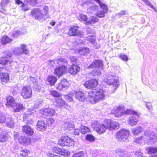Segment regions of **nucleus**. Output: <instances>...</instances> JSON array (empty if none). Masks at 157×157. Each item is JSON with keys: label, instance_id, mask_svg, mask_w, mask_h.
Wrapping results in <instances>:
<instances>
[{"label": "nucleus", "instance_id": "bb28decb", "mask_svg": "<svg viewBox=\"0 0 157 157\" xmlns=\"http://www.w3.org/2000/svg\"><path fill=\"white\" fill-rule=\"evenodd\" d=\"M6 105L8 107H11L15 103L14 99L11 96H8L6 98Z\"/></svg>", "mask_w": 157, "mask_h": 157}, {"label": "nucleus", "instance_id": "1a4fd4ad", "mask_svg": "<svg viewBox=\"0 0 157 157\" xmlns=\"http://www.w3.org/2000/svg\"><path fill=\"white\" fill-rule=\"evenodd\" d=\"M30 15L36 19L40 21H43L45 19L44 15L42 13L40 10L39 8H35L32 10L30 12Z\"/></svg>", "mask_w": 157, "mask_h": 157}, {"label": "nucleus", "instance_id": "5fc2aeb1", "mask_svg": "<svg viewBox=\"0 0 157 157\" xmlns=\"http://www.w3.org/2000/svg\"><path fill=\"white\" fill-rule=\"evenodd\" d=\"M20 33L21 32L19 30L15 31L11 33L10 36L13 38H16L18 36Z\"/></svg>", "mask_w": 157, "mask_h": 157}, {"label": "nucleus", "instance_id": "9d476101", "mask_svg": "<svg viewBox=\"0 0 157 157\" xmlns=\"http://www.w3.org/2000/svg\"><path fill=\"white\" fill-rule=\"evenodd\" d=\"M32 91L29 86H24L21 90V95L25 99L30 98L32 96Z\"/></svg>", "mask_w": 157, "mask_h": 157}, {"label": "nucleus", "instance_id": "5701e85b", "mask_svg": "<svg viewBox=\"0 0 157 157\" xmlns=\"http://www.w3.org/2000/svg\"><path fill=\"white\" fill-rule=\"evenodd\" d=\"M11 107L13 108V111L14 112H18L22 109L24 107L23 104L20 103H15Z\"/></svg>", "mask_w": 157, "mask_h": 157}, {"label": "nucleus", "instance_id": "cd10ccee", "mask_svg": "<svg viewBox=\"0 0 157 157\" xmlns=\"http://www.w3.org/2000/svg\"><path fill=\"white\" fill-rule=\"evenodd\" d=\"M0 79L2 82L6 83L9 80V75L6 73L1 72L0 73Z\"/></svg>", "mask_w": 157, "mask_h": 157}, {"label": "nucleus", "instance_id": "6ab92c4d", "mask_svg": "<svg viewBox=\"0 0 157 157\" xmlns=\"http://www.w3.org/2000/svg\"><path fill=\"white\" fill-rule=\"evenodd\" d=\"M78 27L75 26L71 27L68 33V34L70 36H78L80 35V32L78 30Z\"/></svg>", "mask_w": 157, "mask_h": 157}, {"label": "nucleus", "instance_id": "b1692460", "mask_svg": "<svg viewBox=\"0 0 157 157\" xmlns=\"http://www.w3.org/2000/svg\"><path fill=\"white\" fill-rule=\"evenodd\" d=\"M16 3L21 8V10L26 11L30 9V7L27 4L23 3L20 0H16Z\"/></svg>", "mask_w": 157, "mask_h": 157}, {"label": "nucleus", "instance_id": "a19ab883", "mask_svg": "<svg viewBox=\"0 0 157 157\" xmlns=\"http://www.w3.org/2000/svg\"><path fill=\"white\" fill-rule=\"evenodd\" d=\"M146 151L149 154L155 153L157 152V147H148L146 149Z\"/></svg>", "mask_w": 157, "mask_h": 157}, {"label": "nucleus", "instance_id": "f3484780", "mask_svg": "<svg viewBox=\"0 0 157 157\" xmlns=\"http://www.w3.org/2000/svg\"><path fill=\"white\" fill-rule=\"evenodd\" d=\"M103 67V63L102 61L98 59L94 61L92 63L88 66L87 68L90 69L98 67L101 68L102 69Z\"/></svg>", "mask_w": 157, "mask_h": 157}, {"label": "nucleus", "instance_id": "79ce46f5", "mask_svg": "<svg viewBox=\"0 0 157 157\" xmlns=\"http://www.w3.org/2000/svg\"><path fill=\"white\" fill-rule=\"evenodd\" d=\"M21 49L22 51V53L25 54H28L29 52L27 48V46L26 45L22 44L21 45Z\"/></svg>", "mask_w": 157, "mask_h": 157}, {"label": "nucleus", "instance_id": "aec40b11", "mask_svg": "<svg viewBox=\"0 0 157 157\" xmlns=\"http://www.w3.org/2000/svg\"><path fill=\"white\" fill-rule=\"evenodd\" d=\"M22 131L29 136L33 135L34 133L33 129L27 125L22 126Z\"/></svg>", "mask_w": 157, "mask_h": 157}, {"label": "nucleus", "instance_id": "39448f33", "mask_svg": "<svg viewBox=\"0 0 157 157\" xmlns=\"http://www.w3.org/2000/svg\"><path fill=\"white\" fill-rule=\"evenodd\" d=\"M92 125L94 129L100 134L103 133L105 130L108 128L107 124H105V120L102 124H100L98 121H95Z\"/></svg>", "mask_w": 157, "mask_h": 157}, {"label": "nucleus", "instance_id": "412c9836", "mask_svg": "<svg viewBox=\"0 0 157 157\" xmlns=\"http://www.w3.org/2000/svg\"><path fill=\"white\" fill-rule=\"evenodd\" d=\"M66 70L65 67L64 66L58 67L55 69V74L59 77L64 73Z\"/></svg>", "mask_w": 157, "mask_h": 157}, {"label": "nucleus", "instance_id": "473e14b6", "mask_svg": "<svg viewBox=\"0 0 157 157\" xmlns=\"http://www.w3.org/2000/svg\"><path fill=\"white\" fill-rule=\"evenodd\" d=\"M36 126L37 129L39 130L45 129L47 127V125L42 121H38Z\"/></svg>", "mask_w": 157, "mask_h": 157}, {"label": "nucleus", "instance_id": "8fccbe9b", "mask_svg": "<svg viewBox=\"0 0 157 157\" xmlns=\"http://www.w3.org/2000/svg\"><path fill=\"white\" fill-rule=\"evenodd\" d=\"M29 153L30 152L29 150L26 149H24L21 151L20 155L22 157H24L27 156Z\"/></svg>", "mask_w": 157, "mask_h": 157}, {"label": "nucleus", "instance_id": "603ef678", "mask_svg": "<svg viewBox=\"0 0 157 157\" xmlns=\"http://www.w3.org/2000/svg\"><path fill=\"white\" fill-rule=\"evenodd\" d=\"M2 131L1 128H0V141L2 142H5L7 139V138L6 136L3 134H1Z\"/></svg>", "mask_w": 157, "mask_h": 157}, {"label": "nucleus", "instance_id": "bf43d9fd", "mask_svg": "<svg viewBox=\"0 0 157 157\" xmlns=\"http://www.w3.org/2000/svg\"><path fill=\"white\" fill-rule=\"evenodd\" d=\"M73 157H84L83 151H80L78 153L74 154Z\"/></svg>", "mask_w": 157, "mask_h": 157}, {"label": "nucleus", "instance_id": "c756f323", "mask_svg": "<svg viewBox=\"0 0 157 157\" xmlns=\"http://www.w3.org/2000/svg\"><path fill=\"white\" fill-rule=\"evenodd\" d=\"M18 140L20 143L21 144H29L30 143V139L26 136L21 137L18 139Z\"/></svg>", "mask_w": 157, "mask_h": 157}, {"label": "nucleus", "instance_id": "393cba45", "mask_svg": "<svg viewBox=\"0 0 157 157\" xmlns=\"http://www.w3.org/2000/svg\"><path fill=\"white\" fill-rule=\"evenodd\" d=\"M80 68L79 67L75 65H73L69 68V71L71 74L74 75L77 74Z\"/></svg>", "mask_w": 157, "mask_h": 157}, {"label": "nucleus", "instance_id": "20e7f679", "mask_svg": "<svg viewBox=\"0 0 157 157\" xmlns=\"http://www.w3.org/2000/svg\"><path fill=\"white\" fill-rule=\"evenodd\" d=\"M144 142L145 143H151V144L156 141L157 136L155 132L150 131L145 132L143 134Z\"/></svg>", "mask_w": 157, "mask_h": 157}, {"label": "nucleus", "instance_id": "6e6552de", "mask_svg": "<svg viewBox=\"0 0 157 157\" xmlns=\"http://www.w3.org/2000/svg\"><path fill=\"white\" fill-rule=\"evenodd\" d=\"M58 144L62 146H70L74 144L73 140L67 136H63L59 139Z\"/></svg>", "mask_w": 157, "mask_h": 157}, {"label": "nucleus", "instance_id": "7ed1b4c3", "mask_svg": "<svg viewBox=\"0 0 157 157\" xmlns=\"http://www.w3.org/2000/svg\"><path fill=\"white\" fill-rule=\"evenodd\" d=\"M104 90L101 89H94L89 91L88 95L89 101L92 104L103 100L105 97Z\"/></svg>", "mask_w": 157, "mask_h": 157}, {"label": "nucleus", "instance_id": "c03bdc74", "mask_svg": "<svg viewBox=\"0 0 157 157\" xmlns=\"http://www.w3.org/2000/svg\"><path fill=\"white\" fill-rule=\"evenodd\" d=\"M78 20L80 21H85V23L87 20V18L86 15L84 14H81L79 15V16L78 17Z\"/></svg>", "mask_w": 157, "mask_h": 157}, {"label": "nucleus", "instance_id": "7c9ffc66", "mask_svg": "<svg viewBox=\"0 0 157 157\" xmlns=\"http://www.w3.org/2000/svg\"><path fill=\"white\" fill-rule=\"evenodd\" d=\"M47 80L51 86H53L56 82L57 78L53 76L49 75L47 77Z\"/></svg>", "mask_w": 157, "mask_h": 157}, {"label": "nucleus", "instance_id": "774afa93", "mask_svg": "<svg viewBox=\"0 0 157 157\" xmlns=\"http://www.w3.org/2000/svg\"><path fill=\"white\" fill-rule=\"evenodd\" d=\"M80 130L79 129H75L74 130V133L75 135H78L79 134Z\"/></svg>", "mask_w": 157, "mask_h": 157}, {"label": "nucleus", "instance_id": "f03ea898", "mask_svg": "<svg viewBox=\"0 0 157 157\" xmlns=\"http://www.w3.org/2000/svg\"><path fill=\"white\" fill-rule=\"evenodd\" d=\"M99 5L101 10H99V7L97 5L92 4L88 8L87 11L88 13L96 12L95 15L99 18H103L108 12V9L106 5L102 3L100 0H94Z\"/></svg>", "mask_w": 157, "mask_h": 157}, {"label": "nucleus", "instance_id": "4be33fe9", "mask_svg": "<svg viewBox=\"0 0 157 157\" xmlns=\"http://www.w3.org/2000/svg\"><path fill=\"white\" fill-rule=\"evenodd\" d=\"M6 122L7 127L10 128L13 127L14 121L11 115H9L6 116Z\"/></svg>", "mask_w": 157, "mask_h": 157}, {"label": "nucleus", "instance_id": "13d9d810", "mask_svg": "<svg viewBox=\"0 0 157 157\" xmlns=\"http://www.w3.org/2000/svg\"><path fill=\"white\" fill-rule=\"evenodd\" d=\"M17 85L15 86L14 88L12 87L11 89V92L12 94L14 96H16L17 93V91L16 90V89L17 88Z\"/></svg>", "mask_w": 157, "mask_h": 157}, {"label": "nucleus", "instance_id": "58836bf2", "mask_svg": "<svg viewBox=\"0 0 157 157\" xmlns=\"http://www.w3.org/2000/svg\"><path fill=\"white\" fill-rule=\"evenodd\" d=\"M89 49L86 48H83L78 50L79 54L82 55H85L89 52Z\"/></svg>", "mask_w": 157, "mask_h": 157}, {"label": "nucleus", "instance_id": "a18cd8bd", "mask_svg": "<svg viewBox=\"0 0 157 157\" xmlns=\"http://www.w3.org/2000/svg\"><path fill=\"white\" fill-rule=\"evenodd\" d=\"M86 139L90 141H94L95 140V137L92 135L87 134L85 137Z\"/></svg>", "mask_w": 157, "mask_h": 157}, {"label": "nucleus", "instance_id": "6e6d98bb", "mask_svg": "<svg viewBox=\"0 0 157 157\" xmlns=\"http://www.w3.org/2000/svg\"><path fill=\"white\" fill-rule=\"evenodd\" d=\"M14 54L17 55H20L23 54L21 48H15L14 51Z\"/></svg>", "mask_w": 157, "mask_h": 157}, {"label": "nucleus", "instance_id": "3c124183", "mask_svg": "<svg viewBox=\"0 0 157 157\" xmlns=\"http://www.w3.org/2000/svg\"><path fill=\"white\" fill-rule=\"evenodd\" d=\"M25 2H26L28 4L32 6L36 5L37 3V1L36 0H25Z\"/></svg>", "mask_w": 157, "mask_h": 157}, {"label": "nucleus", "instance_id": "2f4dec72", "mask_svg": "<svg viewBox=\"0 0 157 157\" xmlns=\"http://www.w3.org/2000/svg\"><path fill=\"white\" fill-rule=\"evenodd\" d=\"M56 106L60 108L62 107L65 104V101L60 97L56 98Z\"/></svg>", "mask_w": 157, "mask_h": 157}, {"label": "nucleus", "instance_id": "4d7b16f0", "mask_svg": "<svg viewBox=\"0 0 157 157\" xmlns=\"http://www.w3.org/2000/svg\"><path fill=\"white\" fill-rule=\"evenodd\" d=\"M4 57H6L7 59H9L10 57H11L12 54L11 52L9 51H6L4 53Z\"/></svg>", "mask_w": 157, "mask_h": 157}, {"label": "nucleus", "instance_id": "052dcab7", "mask_svg": "<svg viewBox=\"0 0 157 157\" xmlns=\"http://www.w3.org/2000/svg\"><path fill=\"white\" fill-rule=\"evenodd\" d=\"M119 58L124 61H127L128 60V57L126 55L122 54H121L120 55Z\"/></svg>", "mask_w": 157, "mask_h": 157}, {"label": "nucleus", "instance_id": "c9c22d12", "mask_svg": "<svg viewBox=\"0 0 157 157\" xmlns=\"http://www.w3.org/2000/svg\"><path fill=\"white\" fill-rule=\"evenodd\" d=\"M142 130V129L141 127L138 126L132 129L131 132L134 135H137L139 134Z\"/></svg>", "mask_w": 157, "mask_h": 157}, {"label": "nucleus", "instance_id": "0e129e2a", "mask_svg": "<svg viewBox=\"0 0 157 157\" xmlns=\"http://www.w3.org/2000/svg\"><path fill=\"white\" fill-rule=\"evenodd\" d=\"M35 112V110L33 109H28V111L25 113V115H26L27 116H29V115L31 114L32 113H34Z\"/></svg>", "mask_w": 157, "mask_h": 157}, {"label": "nucleus", "instance_id": "a878e982", "mask_svg": "<svg viewBox=\"0 0 157 157\" xmlns=\"http://www.w3.org/2000/svg\"><path fill=\"white\" fill-rule=\"evenodd\" d=\"M64 126L66 130H71L74 127V124L72 123L71 120L69 119H67L64 121Z\"/></svg>", "mask_w": 157, "mask_h": 157}, {"label": "nucleus", "instance_id": "e2e57ef3", "mask_svg": "<svg viewBox=\"0 0 157 157\" xmlns=\"http://www.w3.org/2000/svg\"><path fill=\"white\" fill-rule=\"evenodd\" d=\"M143 1L147 6L154 10L153 6L149 1L148 0H143Z\"/></svg>", "mask_w": 157, "mask_h": 157}, {"label": "nucleus", "instance_id": "864d4df0", "mask_svg": "<svg viewBox=\"0 0 157 157\" xmlns=\"http://www.w3.org/2000/svg\"><path fill=\"white\" fill-rule=\"evenodd\" d=\"M51 94L53 96L58 98L60 96V94L56 90H52L50 91Z\"/></svg>", "mask_w": 157, "mask_h": 157}, {"label": "nucleus", "instance_id": "ea45409f", "mask_svg": "<svg viewBox=\"0 0 157 157\" xmlns=\"http://www.w3.org/2000/svg\"><path fill=\"white\" fill-rule=\"evenodd\" d=\"M43 101L42 99H39L34 101V107L37 109L41 107L43 104Z\"/></svg>", "mask_w": 157, "mask_h": 157}, {"label": "nucleus", "instance_id": "338daca9", "mask_svg": "<svg viewBox=\"0 0 157 157\" xmlns=\"http://www.w3.org/2000/svg\"><path fill=\"white\" fill-rule=\"evenodd\" d=\"M146 107L149 110H151L152 109V107L151 106V103L150 102H145Z\"/></svg>", "mask_w": 157, "mask_h": 157}, {"label": "nucleus", "instance_id": "09e8293b", "mask_svg": "<svg viewBox=\"0 0 157 157\" xmlns=\"http://www.w3.org/2000/svg\"><path fill=\"white\" fill-rule=\"evenodd\" d=\"M8 62V59L5 57H2L0 59V64L2 65L6 64Z\"/></svg>", "mask_w": 157, "mask_h": 157}, {"label": "nucleus", "instance_id": "0eeeda50", "mask_svg": "<svg viewBox=\"0 0 157 157\" xmlns=\"http://www.w3.org/2000/svg\"><path fill=\"white\" fill-rule=\"evenodd\" d=\"M130 132L126 129H121L118 131L116 135V138L119 141H124L129 137Z\"/></svg>", "mask_w": 157, "mask_h": 157}, {"label": "nucleus", "instance_id": "2eb2a0df", "mask_svg": "<svg viewBox=\"0 0 157 157\" xmlns=\"http://www.w3.org/2000/svg\"><path fill=\"white\" fill-rule=\"evenodd\" d=\"M115 152L119 157H131L130 153L127 152L123 148H117L115 150Z\"/></svg>", "mask_w": 157, "mask_h": 157}, {"label": "nucleus", "instance_id": "f8f14e48", "mask_svg": "<svg viewBox=\"0 0 157 157\" xmlns=\"http://www.w3.org/2000/svg\"><path fill=\"white\" fill-rule=\"evenodd\" d=\"M107 124V127L108 128L112 130V129H116L119 127L118 123L109 119L105 120V124Z\"/></svg>", "mask_w": 157, "mask_h": 157}, {"label": "nucleus", "instance_id": "37998d69", "mask_svg": "<svg viewBox=\"0 0 157 157\" xmlns=\"http://www.w3.org/2000/svg\"><path fill=\"white\" fill-rule=\"evenodd\" d=\"M66 61L65 59L62 58H59L57 59H55L54 62L55 64H62L63 63Z\"/></svg>", "mask_w": 157, "mask_h": 157}, {"label": "nucleus", "instance_id": "f257e3e1", "mask_svg": "<svg viewBox=\"0 0 157 157\" xmlns=\"http://www.w3.org/2000/svg\"><path fill=\"white\" fill-rule=\"evenodd\" d=\"M112 113L114 114L115 116L117 117H120L124 114H131L128 120L129 124L131 126H134L138 122V119L139 117V115L137 113L131 109H127L125 110L123 106L114 107V110L112 111Z\"/></svg>", "mask_w": 157, "mask_h": 157}, {"label": "nucleus", "instance_id": "69168bd1", "mask_svg": "<svg viewBox=\"0 0 157 157\" xmlns=\"http://www.w3.org/2000/svg\"><path fill=\"white\" fill-rule=\"evenodd\" d=\"M135 154L137 157H145L143 156V153L139 151H136Z\"/></svg>", "mask_w": 157, "mask_h": 157}, {"label": "nucleus", "instance_id": "de8ad7c7", "mask_svg": "<svg viewBox=\"0 0 157 157\" xmlns=\"http://www.w3.org/2000/svg\"><path fill=\"white\" fill-rule=\"evenodd\" d=\"M92 4V2L90 0H88L84 2L81 4V6L84 8H88Z\"/></svg>", "mask_w": 157, "mask_h": 157}, {"label": "nucleus", "instance_id": "4c0bfd02", "mask_svg": "<svg viewBox=\"0 0 157 157\" xmlns=\"http://www.w3.org/2000/svg\"><path fill=\"white\" fill-rule=\"evenodd\" d=\"M12 39L9 38L7 36H3L1 42L2 44H6L12 41Z\"/></svg>", "mask_w": 157, "mask_h": 157}, {"label": "nucleus", "instance_id": "f704fd0d", "mask_svg": "<svg viewBox=\"0 0 157 157\" xmlns=\"http://www.w3.org/2000/svg\"><path fill=\"white\" fill-rule=\"evenodd\" d=\"M99 20V19L96 17L93 16L88 21H86L85 23L86 25L93 24L97 22Z\"/></svg>", "mask_w": 157, "mask_h": 157}, {"label": "nucleus", "instance_id": "c85d7f7f", "mask_svg": "<svg viewBox=\"0 0 157 157\" xmlns=\"http://www.w3.org/2000/svg\"><path fill=\"white\" fill-rule=\"evenodd\" d=\"M101 71L99 69H96L94 70L92 72L89 73V76H87L89 78H93V76H98L101 74Z\"/></svg>", "mask_w": 157, "mask_h": 157}, {"label": "nucleus", "instance_id": "9b49d317", "mask_svg": "<svg viewBox=\"0 0 157 157\" xmlns=\"http://www.w3.org/2000/svg\"><path fill=\"white\" fill-rule=\"evenodd\" d=\"M98 81L95 79L87 81L84 83V85L87 89H94L98 84Z\"/></svg>", "mask_w": 157, "mask_h": 157}, {"label": "nucleus", "instance_id": "dca6fc26", "mask_svg": "<svg viewBox=\"0 0 157 157\" xmlns=\"http://www.w3.org/2000/svg\"><path fill=\"white\" fill-rule=\"evenodd\" d=\"M68 82L65 79H63L60 83H58L56 85V89L58 90H61L63 89H66L67 87Z\"/></svg>", "mask_w": 157, "mask_h": 157}, {"label": "nucleus", "instance_id": "72a5a7b5", "mask_svg": "<svg viewBox=\"0 0 157 157\" xmlns=\"http://www.w3.org/2000/svg\"><path fill=\"white\" fill-rule=\"evenodd\" d=\"M30 81L32 82V86L33 87L34 89L36 90H39L40 88V87L38 85V82L37 80L35 78L30 77Z\"/></svg>", "mask_w": 157, "mask_h": 157}, {"label": "nucleus", "instance_id": "423d86ee", "mask_svg": "<svg viewBox=\"0 0 157 157\" xmlns=\"http://www.w3.org/2000/svg\"><path fill=\"white\" fill-rule=\"evenodd\" d=\"M104 82L107 84L111 85H113V89L115 90L119 85V82L117 79H115L111 75H107L105 77L103 80Z\"/></svg>", "mask_w": 157, "mask_h": 157}, {"label": "nucleus", "instance_id": "4468645a", "mask_svg": "<svg viewBox=\"0 0 157 157\" xmlns=\"http://www.w3.org/2000/svg\"><path fill=\"white\" fill-rule=\"evenodd\" d=\"M42 112V114L46 117H52L57 115L55 110L52 108H44Z\"/></svg>", "mask_w": 157, "mask_h": 157}, {"label": "nucleus", "instance_id": "49530a36", "mask_svg": "<svg viewBox=\"0 0 157 157\" xmlns=\"http://www.w3.org/2000/svg\"><path fill=\"white\" fill-rule=\"evenodd\" d=\"M6 117L2 113H0V123H4L6 122Z\"/></svg>", "mask_w": 157, "mask_h": 157}, {"label": "nucleus", "instance_id": "680f3d73", "mask_svg": "<svg viewBox=\"0 0 157 157\" xmlns=\"http://www.w3.org/2000/svg\"><path fill=\"white\" fill-rule=\"evenodd\" d=\"M143 134L142 136L141 137H139L138 138H136L135 140H134L135 142L139 144L141 143V142L142 140L143 139L144 140V137L143 136Z\"/></svg>", "mask_w": 157, "mask_h": 157}, {"label": "nucleus", "instance_id": "a211bd4d", "mask_svg": "<svg viewBox=\"0 0 157 157\" xmlns=\"http://www.w3.org/2000/svg\"><path fill=\"white\" fill-rule=\"evenodd\" d=\"M87 33L92 34V35L89 36L87 37V40L93 45H95L96 44L95 43V38L94 36L95 34L94 30L89 28L87 29Z\"/></svg>", "mask_w": 157, "mask_h": 157}, {"label": "nucleus", "instance_id": "ddd939ff", "mask_svg": "<svg viewBox=\"0 0 157 157\" xmlns=\"http://www.w3.org/2000/svg\"><path fill=\"white\" fill-rule=\"evenodd\" d=\"M72 95L81 102H84L86 99L84 94L81 91H74L72 93Z\"/></svg>", "mask_w": 157, "mask_h": 157}, {"label": "nucleus", "instance_id": "e433bc0d", "mask_svg": "<svg viewBox=\"0 0 157 157\" xmlns=\"http://www.w3.org/2000/svg\"><path fill=\"white\" fill-rule=\"evenodd\" d=\"M80 128V132L82 134H85L88 133L90 131L89 128L84 125H81Z\"/></svg>", "mask_w": 157, "mask_h": 157}]
</instances>
